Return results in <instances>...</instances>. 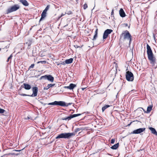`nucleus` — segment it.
<instances>
[{
	"label": "nucleus",
	"instance_id": "23",
	"mask_svg": "<svg viewBox=\"0 0 157 157\" xmlns=\"http://www.w3.org/2000/svg\"><path fill=\"white\" fill-rule=\"evenodd\" d=\"M50 8V6L49 5H48L46 7L45 9H44V10L43 11L45 12H47V11Z\"/></svg>",
	"mask_w": 157,
	"mask_h": 157
},
{
	"label": "nucleus",
	"instance_id": "31",
	"mask_svg": "<svg viewBox=\"0 0 157 157\" xmlns=\"http://www.w3.org/2000/svg\"><path fill=\"white\" fill-rule=\"evenodd\" d=\"M34 66V64H32L29 67V68H33Z\"/></svg>",
	"mask_w": 157,
	"mask_h": 157
},
{
	"label": "nucleus",
	"instance_id": "17",
	"mask_svg": "<svg viewBox=\"0 0 157 157\" xmlns=\"http://www.w3.org/2000/svg\"><path fill=\"white\" fill-rule=\"evenodd\" d=\"M46 12L43 11L41 15V17L40 20V21H42L43 19L46 16Z\"/></svg>",
	"mask_w": 157,
	"mask_h": 157
},
{
	"label": "nucleus",
	"instance_id": "32",
	"mask_svg": "<svg viewBox=\"0 0 157 157\" xmlns=\"http://www.w3.org/2000/svg\"><path fill=\"white\" fill-rule=\"evenodd\" d=\"M49 88V86H48V85L47 86L44 87V90H48Z\"/></svg>",
	"mask_w": 157,
	"mask_h": 157
},
{
	"label": "nucleus",
	"instance_id": "7",
	"mask_svg": "<svg viewBox=\"0 0 157 157\" xmlns=\"http://www.w3.org/2000/svg\"><path fill=\"white\" fill-rule=\"evenodd\" d=\"M126 79L129 81H132L134 79V76L133 74L129 71L126 73Z\"/></svg>",
	"mask_w": 157,
	"mask_h": 157
},
{
	"label": "nucleus",
	"instance_id": "30",
	"mask_svg": "<svg viewBox=\"0 0 157 157\" xmlns=\"http://www.w3.org/2000/svg\"><path fill=\"white\" fill-rule=\"evenodd\" d=\"M9 154V155H18V154H15V153H10Z\"/></svg>",
	"mask_w": 157,
	"mask_h": 157
},
{
	"label": "nucleus",
	"instance_id": "25",
	"mask_svg": "<svg viewBox=\"0 0 157 157\" xmlns=\"http://www.w3.org/2000/svg\"><path fill=\"white\" fill-rule=\"evenodd\" d=\"M48 85L49 88H50V87H52L54 86L55 85V84H48Z\"/></svg>",
	"mask_w": 157,
	"mask_h": 157
},
{
	"label": "nucleus",
	"instance_id": "35",
	"mask_svg": "<svg viewBox=\"0 0 157 157\" xmlns=\"http://www.w3.org/2000/svg\"><path fill=\"white\" fill-rule=\"evenodd\" d=\"M61 64L63 65H65L66 63H65V62H63L62 63H61Z\"/></svg>",
	"mask_w": 157,
	"mask_h": 157
},
{
	"label": "nucleus",
	"instance_id": "45",
	"mask_svg": "<svg viewBox=\"0 0 157 157\" xmlns=\"http://www.w3.org/2000/svg\"><path fill=\"white\" fill-rule=\"evenodd\" d=\"M1 50V48H0V51Z\"/></svg>",
	"mask_w": 157,
	"mask_h": 157
},
{
	"label": "nucleus",
	"instance_id": "10",
	"mask_svg": "<svg viewBox=\"0 0 157 157\" xmlns=\"http://www.w3.org/2000/svg\"><path fill=\"white\" fill-rule=\"evenodd\" d=\"M33 94L31 95H30L31 97H36L37 95L38 91V88L37 87H33L32 88Z\"/></svg>",
	"mask_w": 157,
	"mask_h": 157
},
{
	"label": "nucleus",
	"instance_id": "1",
	"mask_svg": "<svg viewBox=\"0 0 157 157\" xmlns=\"http://www.w3.org/2000/svg\"><path fill=\"white\" fill-rule=\"evenodd\" d=\"M147 54L148 59L152 66H154L156 63V59L154 56L150 46L147 44Z\"/></svg>",
	"mask_w": 157,
	"mask_h": 157
},
{
	"label": "nucleus",
	"instance_id": "5",
	"mask_svg": "<svg viewBox=\"0 0 157 157\" xmlns=\"http://www.w3.org/2000/svg\"><path fill=\"white\" fill-rule=\"evenodd\" d=\"M20 8V6L18 4L14 5L9 8L6 10V13H10L13 12L15 11Z\"/></svg>",
	"mask_w": 157,
	"mask_h": 157
},
{
	"label": "nucleus",
	"instance_id": "22",
	"mask_svg": "<svg viewBox=\"0 0 157 157\" xmlns=\"http://www.w3.org/2000/svg\"><path fill=\"white\" fill-rule=\"evenodd\" d=\"M109 105H105L102 108V111L103 112L106 108L109 107Z\"/></svg>",
	"mask_w": 157,
	"mask_h": 157
},
{
	"label": "nucleus",
	"instance_id": "11",
	"mask_svg": "<svg viewBox=\"0 0 157 157\" xmlns=\"http://www.w3.org/2000/svg\"><path fill=\"white\" fill-rule=\"evenodd\" d=\"M81 114H74L73 115H71L69 117H68L67 118H66L64 119L65 120H68L71 119V118H73L75 117H76L80 115Z\"/></svg>",
	"mask_w": 157,
	"mask_h": 157
},
{
	"label": "nucleus",
	"instance_id": "2",
	"mask_svg": "<svg viewBox=\"0 0 157 157\" xmlns=\"http://www.w3.org/2000/svg\"><path fill=\"white\" fill-rule=\"evenodd\" d=\"M74 133H62L59 134L56 137V139L59 138H63L65 139H69L72 136H75Z\"/></svg>",
	"mask_w": 157,
	"mask_h": 157
},
{
	"label": "nucleus",
	"instance_id": "33",
	"mask_svg": "<svg viewBox=\"0 0 157 157\" xmlns=\"http://www.w3.org/2000/svg\"><path fill=\"white\" fill-rule=\"evenodd\" d=\"M40 62L41 63H46V62L45 61H41L38 62V63H39Z\"/></svg>",
	"mask_w": 157,
	"mask_h": 157
},
{
	"label": "nucleus",
	"instance_id": "27",
	"mask_svg": "<svg viewBox=\"0 0 157 157\" xmlns=\"http://www.w3.org/2000/svg\"><path fill=\"white\" fill-rule=\"evenodd\" d=\"M12 55H11L8 58L7 62H8L9 61L10 59L12 58Z\"/></svg>",
	"mask_w": 157,
	"mask_h": 157
},
{
	"label": "nucleus",
	"instance_id": "29",
	"mask_svg": "<svg viewBox=\"0 0 157 157\" xmlns=\"http://www.w3.org/2000/svg\"><path fill=\"white\" fill-rule=\"evenodd\" d=\"M115 141V140L114 139H112L111 140V144H114Z\"/></svg>",
	"mask_w": 157,
	"mask_h": 157
},
{
	"label": "nucleus",
	"instance_id": "37",
	"mask_svg": "<svg viewBox=\"0 0 157 157\" xmlns=\"http://www.w3.org/2000/svg\"><path fill=\"white\" fill-rule=\"evenodd\" d=\"M113 10H112V12H111V14H112V15L113 14Z\"/></svg>",
	"mask_w": 157,
	"mask_h": 157
},
{
	"label": "nucleus",
	"instance_id": "21",
	"mask_svg": "<svg viewBox=\"0 0 157 157\" xmlns=\"http://www.w3.org/2000/svg\"><path fill=\"white\" fill-rule=\"evenodd\" d=\"M119 146V143H118L116 144H114L113 146L111 147V148L113 149H116Z\"/></svg>",
	"mask_w": 157,
	"mask_h": 157
},
{
	"label": "nucleus",
	"instance_id": "36",
	"mask_svg": "<svg viewBox=\"0 0 157 157\" xmlns=\"http://www.w3.org/2000/svg\"><path fill=\"white\" fill-rule=\"evenodd\" d=\"M65 14H63V13L62 14L60 17H59V18L63 16Z\"/></svg>",
	"mask_w": 157,
	"mask_h": 157
},
{
	"label": "nucleus",
	"instance_id": "13",
	"mask_svg": "<svg viewBox=\"0 0 157 157\" xmlns=\"http://www.w3.org/2000/svg\"><path fill=\"white\" fill-rule=\"evenodd\" d=\"M119 14L120 16L122 17H124L125 16V13L122 8L119 11Z\"/></svg>",
	"mask_w": 157,
	"mask_h": 157
},
{
	"label": "nucleus",
	"instance_id": "4",
	"mask_svg": "<svg viewBox=\"0 0 157 157\" xmlns=\"http://www.w3.org/2000/svg\"><path fill=\"white\" fill-rule=\"evenodd\" d=\"M121 36L123 37L124 40H128L129 41V43L131 40L132 36L127 30L125 31L124 33H122L121 35Z\"/></svg>",
	"mask_w": 157,
	"mask_h": 157
},
{
	"label": "nucleus",
	"instance_id": "26",
	"mask_svg": "<svg viewBox=\"0 0 157 157\" xmlns=\"http://www.w3.org/2000/svg\"><path fill=\"white\" fill-rule=\"evenodd\" d=\"M88 7L87 5L86 4H85L83 5V9L85 10Z\"/></svg>",
	"mask_w": 157,
	"mask_h": 157
},
{
	"label": "nucleus",
	"instance_id": "28",
	"mask_svg": "<svg viewBox=\"0 0 157 157\" xmlns=\"http://www.w3.org/2000/svg\"><path fill=\"white\" fill-rule=\"evenodd\" d=\"M21 96H30V95H27V94H21Z\"/></svg>",
	"mask_w": 157,
	"mask_h": 157
},
{
	"label": "nucleus",
	"instance_id": "14",
	"mask_svg": "<svg viewBox=\"0 0 157 157\" xmlns=\"http://www.w3.org/2000/svg\"><path fill=\"white\" fill-rule=\"evenodd\" d=\"M149 129L151 131V133L152 134L157 136V132L154 128L152 127H149Z\"/></svg>",
	"mask_w": 157,
	"mask_h": 157
},
{
	"label": "nucleus",
	"instance_id": "12",
	"mask_svg": "<svg viewBox=\"0 0 157 157\" xmlns=\"http://www.w3.org/2000/svg\"><path fill=\"white\" fill-rule=\"evenodd\" d=\"M76 86V85L71 83L70 84L69 86H65V88L70 90H73Z\"/></svg>",
	"mask_w": 157,
	"mask_h": 157
},
{
	"label": "nucleus",
	"instance_id": "20",
	"mask_svg": "<svg viewBox=\"0 0 157 157\" xmlns=\"http://www.w3.org/2000/svg\"><path fill=\"white\" fill-rule=\"evenodd\" d=\"M98 29H97L95 31V35L94 36V37L93 39V40H95L96 38L98 36Z\"/></svg>",
	"mask_w": 157,
	"mask_h": 157
},
{
	"label": "nucleus",
	"instance_id": "38",
	"mask_svg": "<svg viewBox=\"0 0 157 157\" xmlns=\"http://www.w3.org/2000/svg\"><path fill=\"white\" fill-rule=\"evenodd\" d=\"M153 37H154V40H155V36L154 35H153Z\"/></svg>",
	"mask_w": 157,
	"mask_h": 157
},
{
	"label": "nucleus",
	"instance_id": "16",
	"mask_svg": "<svg viewBox=\"0 0 157 157\" xmlns=\"http://www.w3.org/2000/svg\"><path fill=\"white\" fill-rule=\"evenodd\" d=\"M23 85L24 86V87L26 90H29L31 88V86L28 84L25 83L23 84Z\"/></svg>",
	"mask_w": 157,
	"mask_h": 157
},
{
	"label": "nucleus",
	"instance_id": "3",
	"mask_svg": "<svg viewBox=\"0 0 157 157\" xmlns=\"http://www.w3.org/2000/svg\"><path fill=\"white\" fill-rule=\"evenodd\" d=\"M48 105H59L62 106H67L71 104V103H66L63 101H55L54 102L49 103Z\"/></svg>",
	"mask_w": 157,
	"mask_h": 157
},
{
	"label": "nucleus",
	"instance_id": "40",
	"mask_svg": "<svg viewBox=\"0 0 157 157\" xmlns=\"http://www.w3.org/2000/svg\"><path fill=\"white\" fill-rule=\"evenodd\" d=\"M72 13V12H71V11H70L69 12V13H68V14H71Z\"/></svg>",
	"mask_w": 157,
	"mask_h": 157
},
{
	"label": "nucleus",
	"instance_id": "8",
	"mask_svg": "<svg viewBox=\"0 0 157 157\" xmlns=\"http://www.w3.org/2000/svg\"><path fill=\"white\" fill-rule=\"evenodd\" d=\"M113 30L110 29H107L105 30L103 34V39H106L108 36V35L110 34L112 32Z\"/></svg>",
	"mask_w": 157,
	"mask_h": 157
},
{
	"label": "nucleus",
	"instance_id": "24",
	"mask_svg": "<svg viewBox=\"0 0 157 157\" xmlns=\"http://www.w3.org/2000/svg\"><path fill=\"white\" fill-rule=\"evenodd\" d=\"M5 111V110L0 108V114H2V113H4V112Z\"/></svg>",
	"mask_w": 157,
	"mask_h": 157
},
{
	"label": "nucleus",
	"instance_id": "44",
	"mask_svg": "<svg viewBox=\"0 0 157 157\" xmlns=\"http://www.w3.org/2000/svg\"><path fill=\"white\" fill-rule=\"evenodd\" d=\"M58 64L57 65H58L59 64Z\"/></svg>",
	"mask_w": 157,
	"mask_h": 157
},
{
	"label": "nucleus",
	"instance_id": "41",
	"mask_svg": "<svg viewBox=\"0 0 157 157\" xmlns=\"http://www.w3.org/2000/svg\"><path fill=\"white\" fill-rule=\"evenodd\" d=\"M85 88H82V90H83L84 89H85Z\"/></svg>",
	"mask_w": 157,
	"mask_h": 157
},
{
	"label": "nucleus",
	"instance_id": "34",
	"mask_svg": "<svg viewBox=\"0 0 157 157\" xmlns=\"http://www.w3.org/2000/svg\"><path fill=\"white\" fill-rule=\"evenodd\" d=\"M21 151V150H13V151Z\"/></svg>",
	"mask_w": 157,
	"mask_h": 157
},
{
	"label": "nucleus",
	"instance_id": "43",
	"mask_svg": "<svg viewBox=\"0 0 157 157\" xmlns=\"http://www.w3.org/2000/svg\"><path fill=\"white\" fill-rule=\"evenodd\" d=\"M76 48H78V47L76 45Z\"/></svg>",
	"mask_w": 157,
	"mask_h": 157
},
{
	"label": "nucleus",
	"instance_id": "6",
	"mask_svg": "<svg viewBox=\"0 0 157 157\" xmlns=\"http://www.w3.org/2000/svg\"><path fill=\"white\" fill-rule=\"evenodd\" d=\"M40 79H47L52 82L54 81V78L51 75H46L41 76L40 78Z\"/></svg>",
	"mask_w": 157,
	"mask_h": 157
},
{
	"label": "nucleus",
	"instance_id": "15",
	"mask_svg": "<svg viewBox=\"0 0 157 157\" xmlns=\"http://www.w3.org/2000/svg\"><path fill=\"white\" fill-rule=\"evenodd\" d=\"M23 5L25 6H27L29 5V3L26 0H19Z\"/></svg>",
	"mask_w": 157,
	"mask_h": 157
},
{
	"label": "nucleus",
	"instance_id": "39",
	"mask_svg": "<svg viewBox=\"0 0 157 157\" xmlns=\"http://www.w3.org/2000/svg\"><path fill=\"white\" fill-rule=\"evenodd\" d=\"M117 64H116L115 67L116 69V70H117Z\"/></svg>",
	"mask_w": 157,
	"mask_h": 157
},
{
	"label": "nucleus",
	"instance_id": "9",
	"mask_svg": "<svg viewBox=\"0 0 157 157\" xmlns=\"http://www.w3.org/2000/svg\"><path fill=\"white\" fill-rule=\"evenodd\" d=\"M145 128H140L136 130H134L133 132H131V134H137L144 131Z\"/></svg>",
	"mask_w": 157,
	"mask_h": 157
},
{
	"label": "nucleus",
	"instance_id": "18",
	"mask_svg": "<svg viewBox=\"0 0 157 157\" xmlns=\"http://www.w3.org/2000/svg\"><path fill=\"white\" fill-rule=\"evenodd\" d=\"M152 106L151 105H150V106H148L147 108V110L146 111H145L143 109L145 113H150V112L152 110Z\"/></svg>",
	"mask_w": 157,
	"mask_h": 157
},
{
	"label": "nucleus",
	"instance_id": "19",
	"mask_svg": "<svg viewBox=\"0 0 157 157\" xmlns=\"http://www.w3.org/2000/svg\"><path fill=\"white\" fill-rule=\"evenodd\" d=\"M73 61V59L72 58H70L69 59H66L65 61V63L66 64H70Z\"/></svg>",
	"mask_w": 157,
	"mask_h": 157
},
{
	"label": "nucleus",
	"instance_id": "42",
	"mask_svg": "<svg viewBox=\"0 0 157 157\" xmlns=\"http://www.w3.org/2000/svg\"><path fill=\"white\" fill-rule=\"evenodd\" d=\"M27 119H29V117H27Z\"/></svg>",
	"mask_w": 157,
	"mask_h": 157
}]
</instances>
